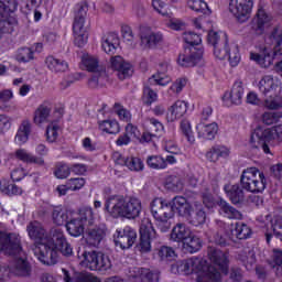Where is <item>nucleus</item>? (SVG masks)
Wrapping results in <instances>:
<instances>
[{
    "mask_svg": "<svg viewBox=\"0 0 282 282\" xmlns=\"http://www.w3.org/2000/svg\"><path fill=\"white\" fill-rule=\"evenodd\" d=\"M28 235L36 246L33 253L44 265H56L61 254L72 257L74 249L67 242L65 234L61 229H52L50 234L39 221L30 223L26 227Z\"/></svg>",
    "mask_w": 282,
    "mask_h": 282,
    "instance_id": "1",
    "label": "nucleus"
},
{
    "mask_svg": "<svg viewBox=\"0 0 282 282\" xmlns=\"http://www.w3.org/2000/svg\"><path fill=\"white\" fill-rule=\"evenodd\" d=\"M210 264L200 258H189L172 264V274H197L196 282H219L224 274H228V253L217 247H209L207 251Z\"/></svg>",
    "mask_w": 282,
    "mask_h": 282,
    "instance_id": "2",
    "label": "nucleus"
},
{
    "mask_svg": "<svg viewBox=\"0 0 282 282\" xmlns=\"http://www.w3.org/2000/svg\"><path fill=\"white\" fill-rule=\"evenodd\" d=\"M193 203H188L186 197L176 196L170 203L162 198H154L151 202V215L161 232H169L171 228V219L177 213L181 217L191 215Z\"/></svg>",
    "mask_w": 282,
    "mask_h": 282,
    "instance_id": "3",
    "label": "nucleus"
},
{
    "mask_svg": "<svg viewBox=\"0 0 282 282\" xmlns=\"http://www.w3.org/2000/svg\"><path fill=\"white\" fill-rule=\"evenodd\" d=\"M0 252L14 257L10 268L13 274H17V276H28L30 274V263L28 262L25 252L21 248L19 234L0 232Z\"/></svg>",
    "mask_w": 282,
    "mask_h": 282,
    "instance_id": "4",
    "label": "nucleus"
},
{
    "mask_svg": "<svg viewBox=\"0 0 282 282\" xmlns=\"http://www.w3.org/2000/svg\"><path fill=\"white\" fill-rule=\"evenodd\" d=\"M207 43L212 45L215 58L226 61L228 58L231 67H237L241 63V53L239 45L228 37L224 31L212 30L207 35Z\"/></svg>",
    "mask_w": 282,
    "mask_h": 282,
    "instance_id": "5",
    "label": "nucleus"
},
{
    "mask_svg": "<svg viewBox=\"0 0 282 282\" xmlns=\"http://www.w3.org/2000/svg\"><path fill=\"white\" fill-rule=\"evenodd\" d=\"M104 210L113 219H137L142 213V200L135 197L112 195L106 198Z\"/></svg>",
    "mask_w": 282,
    "mask_h": 282,
    "instance_id": "6",
    "label": "nucleus"
},
{
    "mask_svg": "<svg viewBox=\"0 0 282 282\" xmlns=\"http://www.w3.org/2000/svg\"><path fill=\"white\" fill-rule=\"evenodd\" d=\"M258 89L264 98V105L268 109H279L282 107V83L274 75H264L258 83Z\"/></svg>",
    "mask_w": 282,
    "mask_h": 282,
    "instance_id": "7",
    "label": "nucleus"
},
{
    "mask_svg": "<svg viewBox=\"0 0 282 282\" xmlns=\"http://www.w3.org/2000/svg\"><path fill=\"white\" fill-rule=\"evenodd\" d=\"M271 39L275 42L274 47L264 45L258 52H251L250 58L260 67L268 68L274 63V56H282V26H276L271 33Z\"/></svg>",
    "mask_w": 282,
    "mask_h": 282,
    "instance_id": "8",
    "label": "nucleus"
},
{
    "mask_svg": "<svg viewBox=\"0 0 282 282\" xmlns=\"http://www.w3.org/2000/svg\"><path fill=\"white\" fill-rule=\"evenodd\" d=\"M89 7L85 2L77 3L74 8V23L73 34L74 43L77 47H85L89 41V33L87 32V12Z\"/></svg>",
    "mask_w": 282,
    "mask_h": 282,
    "instance_id": "9",
    "label": "nucleus"
},
{
    "mask_svg": "<svg viewBox=\"0 0 282 282\" xmlns=\"http://www.w3.org/2000/svg\"><path fill=\"white\" fill-rule=\"evenodd\" d=\"M77 257L80 268H87L94 272H107L113 265L111 258L100 251H78Z\"/></svg>",
    "mask_w": 282,
    "mask_h": 282,
    "instance_id": "10",
    "label": "nucleus"
},
{
    "mask_svg": "<svg viewBox=\"0 0 282 282\" xmlns=\"http://www.w3.org/2000/svg\"><path fill=\"white\" fill-rule=\"evenodd\" d=\"M272 140H276V142H281L282 140V126H275L272 128H263L258 127L251 134L250 144L253 149L261 148L263 153L267 155H272L270 152V147L265 144V142H272Z\"/></svg>",
    "mask_w": 282,
    "mask_h": 282,
    "instance_id": "11",
    "label": "nucleus"
},
{
    "mask_svg": "<svg viewBox=\"0 0 282 282\" xmlns=\"http://www.w3.org/2000/svg\"><path fill=\"white\" fill-rule=\"evenodd\" d=\"M267 184L265 174L257 167H247L241 173L240 186L248 193H263Z\"/></svg>",
    "mask_w": 282,
    "mask_h": 282,
    "instance_id": "12",
    "label": "nucleus"
},
{
    "mask_svg": "<svg viewBox=\"0 0 282 282\" xmlns=\"http://www.w3.org/2000/svg\"><path fill=\"white\" fill-rule=\"evenodd\" d=\"M18 0H0V39L6 32H12L17 25Z\"/></svg>",
    "mask_w": 282,
    "mask_h": 282,
    "instance_id": "13",
    "label": "nucleus"
},
{
    "mask_svg": "<svg viewBox=\"0 0 282 282\" xmlns=\"http://www.w3.org/2000/svg\"><path fill=\"white\" fill-rule=\"evenodd\" d=\"M140 242L138 245V249L142 254H145L147 252H151V243L158 239V232L155 231V228L153 227V223H151L148 218H144L141 221L140 226Z\"/></svg>",
    "mask_w": 282,
    "mask_h": 282,
    "instance_id": "14",
    "label": "nucleus"
},
{
    "mask_svg": "<svg viewBox=\"0 0 282 282\" xmlns=\"http://www.w3.org/2000/svg\"><path fill=\"white\" fill-rule=\"evenodd\" d=\"M252 8H254V0H229V12L240 23H246L250 19Z\"/></svg>",
    "mask_w": 282,
    "mask_h": 282,
    "instance_id": "15",
    "label": "nucleus"
},
{
    "mask_svg": "<svg viewBox=\"0 0 282 282\" xmlns=\"http://www.w3.org/2000/svg\"><path fill=\"white\" fill-rule=\"evenodd\" d=\"M177 64L181 65V67H195V65H204V50L195 46L185 48L184 52L178 55Z\"/></svg>",
    "mask_w": 282,
    "mask_h": 282,
    "instance_id": "16",
    "label": "nucleus"
},
{
    "mask_svg": "<svg viewBox=\"0 0 282 282\" xmlns=\"http://www.w3.org/2000/svg\"><path fill=\"white\" fill-rule=\"evenodd\" d=\"M139 36L141 47L144 50H155L158 45L164 42V34H162L160 31H153L151 26H141Z\"/></svg>",
    "mask_w": 282,
    "mask_h": 282,
    "instance_id": "17",
    "label": "nucleus"
},
{
    "mask_svg": "<svg viewBox=\"0 0 282 282\" xmlns=\"http://www.w3.org/2000/svg\"><path fill=\"white\" fill-rule=\"evenodd\" d=\"M137 239L138 234L129 226L119 228L115 232V243L121 248V250H129V248H132Z\"/></svg>",
    "mask_w": 282,
    "mask_h": 282,
    "instance_id": "18",
    "label": "nucleus"
},
{
    "mask_svg": "<svg viewBox=\"0 0 282 282\" xmlns=\"http://www.w3.org/2000/svg\"><path fill=\"white\" fill-rule=\"evenodd\" d=\"M241 100H243V84L236 82L230 91L223 96V102L225 107H230L231 105H241Z\"/></svg>",
    "mask_w": 282,
    "mask_h": 282,
    "instance_id": "19",
    "label": "nucleus"
},
{
    "mask_svg": "<svg viewBox=\"0 0 282 282\" xmlns=\"http://www.w3.org/2000/svg\"><path fill=\"white\" fill-rule=\"evenodd\" d=\"M130 279H132L133 282H158L160 281V273L149 269L134 267L130 271Z\"/></svg>",
    "mask_w": 282,
    "mask_h": 282,
    "instance_id": "20",
    "label": "nucleus"
},
{
    "mask_svg": "<svg viewBox=\"0 0 282 282\" xmlns=\"http://www.w3.org/2000/svg\"><path fill=\"white\" fill-rule=\"evenodd\" d=\"M110 65L112 69L118 72V77L120 80H124V78H129L133 74V66L131 64L124 62L122 56L116 55L110 58Z\"/></svg>",
    "mask_w": 282,
    "mask_h": 282,
    "instance_id": "21",
    "label": "nucleus"
},
{
    "mask_svg": "<svg viewBox=\"0 0 282 282\" xmlns=\"http://www.w3.org/2000/svg\"><path fill=\"white\" fill-rule=\"evenodd\" d=\"M272 23V17L263 9H259L252 21V30L256 34H263Z\"/></svg>",
    "mask_w": 282,
    "mask_h": 282,
    "instance_id": "22",
    "label": "nucleus"
},
{
    "mask_svg": "<svg viewBox=\"0 0 282 282\" xmlns=\"http://www.w3.org/2000/svg\"><path fill=\"white\" fill-rule=\"evenodd\" d=\"M185 217L192 226H202V224H206V212H204V206L199 202L193 203L189 215Z\"/></svg>",
    "mask_w": 282,
    "mask_h": 282,
    "instance_id": "23",
    "label": "nucleus"
},
{
    "mask_svg": "<svg viewBox=\"0 0 282 282\" xmlns=\"http://www.w3.org/2000/svg\"><path fill=\"white\" fill-rule=\"evenodd\" d=\"M120 47V35L118 33H107L101 37V48L106 54L113 55Z\"/></svg>",
    "mask_w": 282,
    "mask_h": 282,
    "instance_id": "24",
    "label": "nucleus"
},
{
    "mask_svg": "<svg viewBox=\"0 0 282 282\" xmlns=\"http://www.w3.org/2000/svg\"><path fill=\"white\" fill-rule=\"evenodd\" d=\"M196 131L198 138H202L203 140H215L217 133H219V124H217V122H200L196 126Z\"/></svg>",
    "mask_w": 282,
    "mask_h": 282,
    "instance_id": "25",
    "label": "nucleus"
},
{
    "mask_svg": "<svg viewBox=\"0 0 282 282\" xmlns=\"http://www.w3.org/2000/svg\"><path fill=\"white\" fill-rule=\"evenodd\" d=\"M230 148L226 147V145H214L209 149V151H207L206 153V159L208 160V162H219V160H228V158H230Z\"/></svg>",
    "mask_w": 282,
    "mask_h": 282,
    "instance_id": "26",
    "label": "nucleus"
},
{
    "mask_svg": "<svg viewBox=\"0 0 282 282\" xmlns=\"http://www.w3.org/2000/svg\"><path fill=\"white\" fill-rule=\"evenodd\" d=\"M188 111V102L184 100H176L167 110L169 122H175L180 118H184Z\"/></svg>",
    "mask_w": 282,
    "mask_h": 282,
    "instance_id": "27",
    "label": "nucleus"
},
{
    "mask_svg": "<svg viewBox=\"0 0 282 282\" xmlns=\"http://www.w3.org/2000/svg\"><path fill=\"white\" fill-rule=\"evenodd\" d=\"M193 234V230H191L186 224L178 223L176 224L170 234L171 241H175L176 243H183L187 240L189 235Z\"/></svg>",
    "mask_w": 282,
    "mask_h": 282,
    "instance_id": "28",
    "label": "nucleus"
},
{
    "mask_svg": "<svg viewBox=\"0 0 282 282\" xmlns=\"http://www.w3.org/2000/svg\"><path fill=\"white\" fill-rule=\"evenodd\" d=\"M14 155L17 160L24 162V164H36L37 166H43L45 164V160L43 158L34 155L25 149L15 150Z\"/></svg>",
    "mask_w": 282,
    "mask_h": 282,
    "instance_id": "29",
    "label": "nucleus"
},
{
    "mask_svg": "<svg viewBox=\"0 0 282 282\" xmlns=\"http://www.w3.org/2000/svg\"><path fill=\"white\" fill-rule=\"evenodd\" d=\"M77 218L85 225V226H94L98 219H100V215L98 212H95L94 208L86 206L79 209Z\"/></svg>",
    "mask_w": 282,
    "mask_h": 282,
    "instance_id": "30",
    "label": "nucleus"
},
{
    "mask_svg": "<svg viewBox=\"0 0 282 282\" xmlns=\"http://www.w3.org/2000/svg\"><path fill=\"white\" fill-rule=\"evenodd\" d=\"M45 63L47 69L53 74H63L69 69V64L65 59L56 58L54 56L46 57Z\"/></svg>",
    "mask_w": 282,
    "mask_h": 282,
    "instance_id": "31",
    "label": "nucleus"
},
{
    "mask_svg": "<svg viewBox=\"0 0 282 282\" xmlns=\"http://www.w3.org/2000/svg\"><path fill=\"white\" fill-rule=\"evenodd\" d=\"M51 113H52V108H50V106L45 104L40 105L33 113L34 124H36L37 127L46 124V122H50Z\"/></svg>",
    "mask_w": 282,
    "mask_h": 282,
    "instance_id": "32",
    "label": "nucleus"
},
{
    "mask_svg": "<svg viewBox=\"0 0 282 282\" xmlns=\"http://www.w3.org/2000/svg\"><path fill=\"white\" fill-rule=\"evenodd\" d=\"M218 206H219V215H223V217H227V219L243 218V215H241V212L230 206V204H228V202L224 200L223 198L218 200Z\"/></svg>",
    "mask_w": 282,
    "mask_h": 282,
    "instance_id": "33",
    "label": "nucleus"
},
{
    "mask_svg": "<svg viewBox=\"0 0 282 282\" xmlns=\"http://www.w3.org/2000/svg\"><path fill=\"white\" fill-rule=\"evenodd\" d=\"M224 191L234 204H241L246 199V194L239 185L227 184L224 186Z\"/></svg>",
    "mask_w": 282,
    "mask_h": 282,
    "instance_id": "34",
    "label": "nucleus"
},
{
    "mask_svg": "<svg viewBox=\"0 0 282 282\" xmlns=\"http://www.w3.org/2000/svg\"><path fill=\"white\" fill-rule=\"evenodd\" d=\"M30 133H32V123L30 120H23L14 138L15 144H25L30 140Z\"/></svg>",
    "mask_w": 282,
    "mask_h": 282,
    "instance_id": "35",
    "label": "nucleus"
},
{
    "mask_svg": "<svg viewBox=\"0 0 282 282\" xmlns=\"http://www.w3.org/2000/svg\"><path fill=\"white\" fill-rule=\"evenodd\" d=\"M182 246L186 252L194 254V252H199V250H202L203 241L202 238L192 232Z\"/></svg>",
    "mask_w": 282,
    "mask_h": 282,
    "instance_id": "36",
    "label": "nucleus"
},
{
    "mask_svg": "<svg viewBox=\"0 0 282 282\" xmlns=\"http://www.w3.org/2000/svg\"><path fill=\"white\" fill-rule=\"evenodd\" d=\"M169 72V64H161L158 73H155L150 80H153L155 85H160L161 87H166L169 83H171V77L166 75Z\"/></svg>",
    "mask_w": 282,
    "mask_h": 282,
    "instance_id": "37",
    "label": "nucleus"
},
{
    "mask_svg": "<svg viewBox=\"0 0 282 282\" xmlns=\"http://www.w3.org/2000/svg\"><path fill=\"white\" fill-rule=\"evenodd\" d=\"M86 243H88V246H100V241H102V239H105V229L102 228H93V229H88V231L86 232Z\"/></svg>",
    "mask_w": 282,
    "mask_h": 282,
    "instance_id": "38",
    "label": "nucleus"
},
{
    "mask_svg": "<svg viewBox=\"0 0 282 282\" xmlns=\"http://www.w3.org/2000/svg\"><path fill=\"white\" fill-rule=\"evenodd\" d=\"M66 230L70 237H80L85 232V223L78 217L73 218L66 224Z\"/></svg>",
    "mask_w": 282,
    "mask_h": 282,
    "instance_id": "39",
    "label": "nucleus"
},
{
    "mask_svg": "<svg viewBox=\"0 0 282 282\" xmlns=\"http://www.w3.org/2000/svg\"><path fill=\"white\" fill-rule=\"evenodd\" d=\"M65 282H100V279L91 274L78 273L75 279H72L69 271L62 269Z\"/></svg>",
    "mask_w": 282,
    "mask_h": 282,
    "instance_id": "40",
    "label": "nucleus"
},
{
    "mask_svg": "<svg viewBox=\"0 0 282 282\" xmlns=\"http://www.w3.org/2000/svg\"><path fill=\"white\" fill-rule=\"evenodd\" d=\"M121 36L128 47L131 50H135L138 47V40H135V34H133V29H131V26L123 24L121 26Z\"/></svg>",
    "mask_w": 282,
    "mask_h": 282,
    "instance_id": "41",
    "label": "nucleus"
},
{
    "mask_svg": "<svg viewBox=\"0 0 282 282\" xmlns=\"http://www.w3.org/2000/svg\"><path fill=\"white\" fill-rule=\"evenodd\" d=\"M187 8L200 14L210 15L213 13L210 8H208V3L204 0H187Z\"/></svg>",
    "mask_w": 282,
    "mask_h": 282,
    "instance_id": "42",
    "label": "nucleus"
},
{
    "mask_svg": "<svg viewBox=\"0 0 282 282\" xmlns=\"http://www.w3.org/2000/svg\"><path fill=\"white\" fill-rule=\"evenodd\" d=\"M143 127L145 131H151L155 135H162V133H164V126L162 124V122H160V120L155 118L145 119L143 122Z\"/></svg>",
    "mask_w": 282,
    "mask_h": 282,
    "instance_id": "43",
    "label": "nucleus"
},
{
    "mask_svg": "<svg viewBox=\"0 0 282 282\" xmlns=\"http://www.w3.org/2000/svg\"><path fill=\"white\" fill-rule=\"evenodd\" d=\"M165 188L173 193H182L184 191V180L180 176H170L165 178Z\"/></svg>",
    "mask_w": 282,
    "mask_h": 282,
    "instance_id": "44",
    "label": "nucleus"
},
{
    "mask_svg": "<svg viewBox=\"0 0 282 282\" xmlns=\"http://www.w3.org/2000/svg\"><path fill=\"white\" fill-rule=\"evenodd\" d=\"M145 162L149 169H153L154 171H164V169H167L166 161L161 155H150Z\"/></svg>",
    "mask_w": 282,
    "mask_h": 282,
    "instance_id": "45",
    "label": "nucleus"
},
{
    "mask_svg": "<svg viewBox=\"0 0 282 282\" xmlns=\"http://www.w3.org/2000/svg\"><path fill=\"white\" fill-rule=\"evenodd\" d=\"M99 129L100 131H104V133H120V124L116 119L99 121Z\"/></svg>",
    "mask_w": 282,
    "mask_h": 282,
    "instance_id": "46",
    "label": "nucleus"
},
{
    "mask_svg": "<svg viewBox=\"0 0 282 282\" xmlns=\"http://www.w3.org/2000/svg\"><path fill=\"white\" fill-rule=\"evenodd\" d=\"M11 100H14V90L3 89L0 91V102L3 111H12V106H10Z\"/></svg>",
    "mask_w": 282,
    "mask_h": 282,
    "instance_id": "47",
    "label": "nucleus"
},
{
    "mask_svg": "<svg viewBox=\"0 0 282 282\" xmlns=\"http://www.w3.org/2000/svg\"><path fill=\"white\" fill-rule=\"evenodd\" d=\"M61 134V126L56 121H52L46 128V140L50 143H54L58 140Z\"/></svg>",
    "mask_w": 282,
    "mask_h": 282,
    "instance_id": "48",
    "label": "nucleus"
},
{
    "mask_svg": "<svg viewBox=\"0 0 282 282\" xmlns=\"http://www.w3.org/2000/svg\"><path fill=\"white\" fill-rule=\"evenodd\" d=\"M250 235H252V230L250 229V227H248V225H246L243 223L236 224V228L232 231V236L236 239H248V237H250Z\"/></svg>",
    "mask_w": 282,
    "mask_h": 282,
    "instance_id": "49",
    "label": "nucleus"
},
{
    "mask_svg": "<svg viewBox=\"0 0 282 282\" xmlns=\"http://www.w3.org/2000/svg\"><path fill=\"white\" fill-rule=\"evenodd\" d=\"M269 263L271 268H275V274L282 276V250L274 249Z\"/></svg>",
    "mask_w": 282,
    "mask_h": 282,
    "instance_id": "50",
    "label": "nucleus"
},
{
    "mask_svg": "<svg viewBox=\"0 0 282 282\" xmlns=\"http://www.w3.org/2000/svg\"><path fill=\"white\" fill-rule=\"evenodd\" d=\"M53 223L55 224V226H63L67 223V210H65V208L63 207H55L53 209Z\"/></svg>",
    "mask_w": 282,
    "mask_h": 282,
    "instance_id": "51",
    "label": "nucleus"
},
{
    "mask_svg": "<svg viewBox=\"0 0 282 282\" xmlns=\"http://www.w3.org/2000/svg\"><path fill=\"white\" fill-rule=\"evenodd\" d=\"M124 166H127L129 171H134L135 173L144 171V162H142V160L137 156L126 158Z\"/></svg>",
    "mask_w": 282,
    "mask_h": 282,
    "instance_id": "52",
    "label": "nucleus"
},
{
    "mask_svg": "<svg viewBox=\"0 0 282 282\" xmlns=\"http://www.w3.org/2000/svg\"><path fill=\"white\" fill-rule=\"evenodd\" d=\"M200 197L206 208H215V206L219 204V202L215 199V196H213L208 187L203 188V191L200 192Z\"/></svg>",
    "mask_w": 282,
    "mask_h": 282,
    "instance_id": "53",
    "label": "nucleus"
},
{
    "mask_svg": "<svg viewBox=\"0 0 282 282\" xmlns=\"http://www.w3.org/2000/svg\"><path fill=\"white\" fill-rule=\"evenodd\" d=\"M187 83L188 80L186 78H177L169 88L170 96H180Z\"/></svg>",
    "mask_w": 282,
    "mask_h": 282,
    "instance_id": "54",
    "label": "nucleus"
},
{
    "mask_svg": "<svg viewBox=\"0 0 282 282\" xmlns=\"http://www.w3.org/2000/svg\"><path fill=\"white\" fill-rule=\"evenodd\" d=\"M17 61H19V63H30V61H34V51L30 47L18 50Z\"/></svg>",
    "mask_w": 282,
    "mask_h": 282,
    "instance_id": "55",
    "label": "nucleus"
},
{
    "mask_svg": "<svg viewBox=\"0 0 282 282\" xmlns=\"http://www.w3.org/2000/svg\"><path fill=\"white\" fill-rule=\"evenodd\" d=\"M181 133L187 138V142L193 144L195 142V134H193V127L191 126V121L183 120L180 126Z\"/></svg>",
    "mask_w": 282,
    "mask_h": 282,
    "instance_id": "56",
    "label": "nucleus"
},
{
    "mask_svg": "<svg viewBox=\"0 0 282 282\" xmlns=\"http://www.w3.org/2000/svg\"><path fill=\"white\" fill-rule=\"evenodd\" d=\"M158 101V93L153 90L151 87L145 86L143 88L142 102L143 105L151 106L153 102Z\"/></svg>",
    "mask_w": 282,
    "mask_h": 282,
    "instance_id": "57",
    "label": "nucleus"
},
{
    "mask_svg": "<svg viewBox=\"0 0 282 282\" xmlns=\"http://www.w3.org/2000/svg\"><path fill=\"white\" fill-rule=\"evenodd\" d=\"M82 63L88 72H96L98 69V57L86 54L82 57Z\"/></svg>",
    "mask_w": 282,
    "mask_h": 282,
    "instance_id": "58",
    "label": "nucleus"
},
{
    "mask_svg": "<svg viewBox=\"0 0 282 282\" xmlns=\"http://www.w3.org/2000/svg\"><path fill=\"white\" fill-rule=\"evenodd\" d=\"M105 83H107V75L105 73H95L89 79L88 85L91 89H96L98 87H102Z\"/></svg>",
    "mask_w": 282,
    "mask_h": 282,
    "instance_id": "59",
    "label": "nucleus"
},
{
    "mask_svg": "<svg viewBox=\"0 0 282 282\" xmlns=\"http://www.w3.org/2000/svg\"><path fill=\"white\" fill-rule=\"evenodd\" d=\"M240 259L247 270H252V268H254V263H257L254 250H249L248 252H245L242 256H240Z\"/></svg>",
    "mask_w": 282,
    "mask_h": 282,
    "instance_id": "60",
    "label": "nucleus"
},
{
    "mask_svg": "<svg viewBox=\"0 0 282 282\" xmlns=\"http://www.w3.org/2000/svg\"><path fill=\"white\" fill-rule=\"evenodd\" d=\"M163 149L166 151V153H173L174 155H180V153H182L180 145H177L175 140H173L171 137H167V140L163 141Z\"/></svg>",
    "mask_w": 282,
    "mask_h": 282,
    "instance_id": "61",
    "label": "nucleus"
},
{
    "mask_svg": "<svg viewBox=\"0 0 282 282\" xmlns=\"http://www.w3.org/2000/svg\"><path fill=\"white\" fill-rule=\"evenodd\" d=\"M12 129V118L6 113H0V135L8 133Z\"/></svg>",
    "mask_w": 282,
    "mask_h": 282,
    "instance_id": "62",
    "label": "nucleus"
},
{
    "mask_svg": "<svg viewBox=\"0 0 282 282\" xmlns=\"http://www.w3.org/2000/svg\"><path fill=\"white\" fill-rule=\"evenodd\" d=\"M281 118H282L281 111L264 112L262 115V122H264V124H274V122H279Z\"/></svg>",
    "mask_w": 282,
    "mask_h": 282,
    "instance_id": "63",
    "label": "nucleus"
},
{
    "mask_svg": "<svg viewBox=\"0 0 282 282\" xmlns=\"http://www.w3.org/2000/svg\"><path fill=\"white\" fill-rule=\"evenodd\" d=\"M183 39L185 43H187L188 45H192V47H195V45L202 44V36L191 31L185 32Z\"/></svg>",
    "mask_w": 282,
    "mask_h": 282,
    "instance_id": "64",
    "label": "nucleus"
}]
</instances>
